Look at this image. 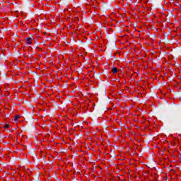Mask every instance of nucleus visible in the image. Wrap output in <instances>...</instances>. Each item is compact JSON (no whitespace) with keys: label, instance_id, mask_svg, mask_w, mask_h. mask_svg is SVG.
<instances>
[{"label":"nucleus","instance_id":"7ed1b4c3","mask_svg":"<svg viewBox=\"0 0 181 181\" xmlns=\"http://www.w3.org/2000/svg\"><path fill=\"white\" fill-rule=\"evenodd\" d=\"M19 118H21V116H19V115H16L15 117H14V121H18V119H19Z\"/></svg>","mask_w":181,"mask_h":181},{"label":"nucleus","instance_id":"39448f33","mask_svg":"<svg viewBox=\"0 0 181 181\" xmlns=\"http://www.w3.org/2000/svg\"><path fill=\"white\" fill-rule=\"evenodd\" d=\"M16 137H17V138H19V136H21V134H18V133H16Z\"/></svg>","mask_w":181,"mask_h":181},{"label":"nucleus","instance_id":"f03ea898","mask_svg":"<svg viewBox=\"0 0 181 181\" xmlns=\"http://www.w3.org/2000/svg\"><path fill=\"white\" fill-rule=\"evenodd\" d=\"M118 71H119V69H118V68H117V67H113L112 69V73H113V74H117V73H118Z\"/></svg>","mask_w":181,"mask_h":181},{"label":"nucleus","instance_id":"20e7f679","mask_svg":"<svg viewBox=\"0 0 181 181\" xmlns=\"http://www.w3.org/2000/svg\"><path fill=\"white\" fill-rule=\"evenodd\" d=\"M9 128V124L4 125V129H8Z\"/></svg>","mask_w":181,"mask_h":181},{"label":"nucleus","instance_id":"f257e3e1","mask_svg":"<svg viewBox=\"0 0 181 181\" xmlns=\"http://www.w3.org/2000/svg\"><path fill=\"white\" fill-rule=\"evenodd\" d=\"M34 38L33 37H28L25 38V45H32L33 43Z\"/></svg>","mask_w":181,"mask_h":181}]
</instances>
